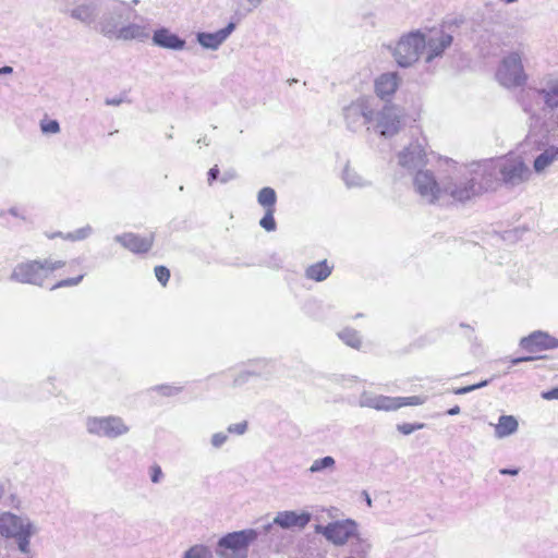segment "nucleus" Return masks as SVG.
I'll list each match as a JSON object with an SVG mask.
<instances>
[{"label":"nucleus","instance_id":"c85d7f7f","mask_svg":"<svg viewBox=\"0 0 558 558\" xmlns=\"http://www.w3.org/2000/svg\"><path fill=\"white\" fill-rule=\"evenodd\" d=\"M208 557H210V553H209L208 548L205 546H199V545L191 547L184 556V558H208Z\"/></svg>","mask_w":558,"mask_h":558},{"label":"nucleus","instance_id":"5701e85b","mask_svg":"<svg viewBox=\"0 0 558 558\" xmlns=\"http://www.w3.org/2000/svg\"><path fill=\"white\" fill-rule=\"evenodd\" d=\"M558 159V147H549L544 153H542L534 160V170L536 172L544 171L548 166H550L555 160Z\"/></svg>","mask_w":558,"mask_h":558},{"label":"nucleus","instance_id":"4be33fe9","mask_svg":"<svg viewBox=\"0 0 558 558\" xmlns=\"http://www.w3.org/2000/svg\"><path fill=\"white\" fill-rule=\"evenodd\" d=\"M102 32L105 33V35H107L110 38L122 39V40L135 39L143 35L142 28L140 26L133 25V24L124 26L117 32H111V31H106V29H102Z\"/></svg>","mask_w":558,"mask_h":558},{"label":"nucleus","instance_id":"aec40b11","mask_svg":"<svg viewBox=\"0 0 558 558\" xmlns=\"http://www.w3.org/2000/svg\"><path fill=\"white\" fill-rule=\"evenodd\" d=\"M332 268L333 266L329 265L325 259L308 266L305 270V276L310 280L319 282L330 276Z\"/></svg>","mask_w":558,"mask_h":558},{"label":"nucleus","instance_id":"0eeeda50","mask_svg":"<svg viewBox=\"0 0 558 558\" xmlns=\"http://www.w3.org/2000/svg\"><path fill=\"white\" fill-rule=\"evenodd\" d=\"M413 185L417 194L429 204H436L445 197V183L438 182L432 170H418L413 178Z\"/></svg>","mask_w":558,"mask_h":558},{"label":"nucleus","instance_id":"4468645a","mask_svg":"<svg viewBox=\"0 0 558 558\" xmlns=\"http://www.w3.org/2000/svg\"><path fill=\"white\" fill-rule=\"evenodd\" d=\"M399 162L403 167H418L427 163V153L418 145H410L399 155Z\"/></svg>","mask_w":558,"mask_h":558},{"label":"nucleus","instance_id":"dca6fc26","mask_svg":"<svg viewBox=\"0 0 558 558\" xmlns=\"http://www.w3.org/2000/svg\"><path fill=\"white\" fill-rule=\"evenodd\" d=\"M24 525L21 519L12 513L4 512L0 514V534L5 537H13L24 532Z\"/></svg>","mask_w":558,"mask_h":558},{"label":"nucleus","instance_id":"a211bd4d","mask_svg":"<svg viewBox=\"0 0 558 558\" xmlns=\"http://www.w3.org/2000/svg\"><path fill=\"white\" fill-rule=\"evenodd\" d=\"M233 29L234 24L229 23L225 28L219 29L215 33H201L198 35V41L202 46L206 48L216 49L227 39V37L232 33Z\"/></svg>","mask_w":558,"mask_h":558},{"label":"nucleus","instance_id":"49530a36","mask_svg":"<svg viewBox=\"0 0 558 558\" xmlns=\"http://www.w3.org/2000/svg\"><path fill=\"white\" fill-rule=\"evenodd\" d=\"M518 472L519 471L517 469H501L500 470L501 474H508V475H517Z\"/></svg>","mask_w":558,"mask_h":558},{"label":"nucleus","instance_id":"9b49d317","mask_svg":"<svg viewBox=\"0 0 558 558\" xmlns=\"http://www.w3.org/2000/svg\"><path fill=\"white\" fill-rule=\"evenodd\" d=\"M430 35L425 38V48L427 49V61L440 56L452 43V36L441 28L430 29Z\"/></svg>","mask_w":558,"mask_h":558},{"label":"nucleus","instance_id":"c9c22d12","mask_svg":"<svg viewBox=\"0 0 558 558\" xmlns=\"http://www.w3.org/2000/svg\"><path fill=\"white\" fill-rule=\"evenodd\" d=\"M92 232L90 227L78 229L72 233H68L63 238L71 241H80L86 239Z\"/></svg>","mask_w":558,"mask_h":558},{"label":"nucleus","instance_id":"20e7f679","mask_svg":"<svg viewBox=\"0 0 558 558\" xmlns=\"http://www.w3.org/2000/svg\"><path fill=\"white\" fill-rule=\"evenodd\" d=\"M256 537L254 530L229 533L219 541L217 554L220 558H246L248 545Z\"/></svg>","mask_w":558,"mask_h":558},{"label":"nucleus","instance_id":"e433bc0d","mask_svg":"<svg viewBox=\"0 0 558 558\" xmlns=\"http://www.w3.org/2000/svg\"><path fill=\"white\" fill-rule=\"evenodd\" d=\"M424 426L425 425L423 423H417V424L402 423L397 426V429L403 435H409V434L413 433L414 430L424 428Z\"/></svg>","mask_w":558,"mask_h":558},{"label":"nucleus","instance_id":"cd10ccee","mask_svg":"<svg viewBox=\"0 0 558 558\" xmlns=\"http://www.w3.org/2000/svg\"><path fill=\"white\" fill-rule=\"evenodd\" d=\"M399 409L403 407H416L422 405L426 401V397L423 396H411V397H398Z\"/></svg>","mask_w":558,"mask_h":558},{"label":"nucleus","instance_id":"09e8293b","mask_svg":"<svg viewBox=\"0 0 558 558\" xmlns=\"http://www.w3.org/2000/svg\"><path fill=\"white\" fill-rule=\"evenodd\" d=\"M13 69L11 66H3V68H0V75L1 74H10L12 73Z\"/></svg>","mask_w":558,"mask_h":558},{"label":"nucleus","instance_id":"f257e3e1","mask_svg":"<svg viewBox=\"0 0 558 558\" xmlns=\"http://www.w3.org/2000/svg\"><path fill=\"white\" fill-rule=\"evenodd\" d=\"M63 260H49V259H33L17 264L11 274V279L20 283H27L43 287L47 283L51 284V289H59L65 287L77 286L83 278L85 272L82 268L73 271V276L65 279L57 280V271L65 266Z\"/></svg>","mask_w":558,"mask_h":558},{"label":"nucleus","instance_id":"412c9836","mask_svg":"<svg viewBox=\"0 0 558 558\" xmlns=\"http://www.w3.org/2000/svg\"><path fill=\"white\" fill-rule=\"evenodd\" d=\"M538 94L543 97L545 105L550 108L558 107V76L550 77L547 81L545 88L538 90Z\"/></svg>","mask_w":558,"mask_h":558},{"label":"nucleus","instance_id":"b1692460","mask_svg":"<svg viewBox=\"0 0 558 558\" xmlns=\"http://www.w3.org/2000/svg\"><path fill=\"white\" fill-rule=\"evenodd\" d=\"M518 429V421L511 415H502L496 425L495 432L498 437H506Z\"/></svg>","mask_w":558,"mask_h":558},{"label":"nucleus","instance_id":"473e14b6","mask_svg":"<svg viewBox=\"0 0 558 558\" xmlns=\"http://www.w3.org/2000/svg\"><path fill=\"white\" fill-rule=\"evenodd\" d=\"M275 211L276 210H266L265 216L259 221V225L267 231H274L276 229Z\"/></svg>","mask_w":558,"mask_h":558},{"label":"nucleus","instance_id":"8fccbe9b","mask_svg":"<svg viewBox=\"0 0 558 558\" xmlns=\"http://www.w3.org/2000/svg\"><path fill=\"white\" fill-rule=\"evenodd\" d=\"M366 502H367V505H368V506H371V502H372V501H371V498H369V497H367Z\"/></svg>","mask_w":558,"mask_h":558},{"label":"nucleus","instance_id":"f3484780","mask_svg":"<svg viewBox=\"0 0 558 558\" xmlns=\"http://www.w3.org/2000/svg\"><path fill=\"white\" fill-rule=\"evenodd\" d=\"M310 514L306 512L296 513L294 511L279 512L274 522L281 527H304L310 522Z\"/></svg>","mask_w":558,"mask_h":558},{"label":"nucleus","instance_id":"a878e982","mask_svg":"<svg viewBox=\"0 0 558 558\" xmlns=\"http://www.w3.org/2000/svg\"><path fill=\"white\" fill-rule=\"evenodd\" d=\"M432 155L438 172L452 173L457 170L458 162L452 158L435 154Z\"/></svg>","mask_w":558,"mask_h":558},{"label":"nucleus","instance_id":"f704fd0d","mask_svg":"<svg viewBox=\"0 0 558 558\" xmlns=\"http://www.w3.org/2000/svg\"><path fill=\"white\" fill-rule=\"evenodd\" d=\"M333 464H335L333 458L325 457L323 459H318V460L314 461V463L312 464L310 470L312 472H318L326 468H331V466H333Z\"/></svg>","mask_w":558,"mask_h":558},{"label":"nucleus","instance_id":"7ed1b4c3","mask_svg":"<svg viewBox=\"0 0 558 558\" xmlns=\"http://www.w3.org/2000/svg\"><path fill=\"white\" fill-rule=\"evenodd\" d=\"M519 345L521 350L525 351L527 354L511 360V364L513 365L541 359V353L543 351L553 350L558 347V339L547 332L537 330L526 337H523L520 340Z\"/></svg>","mask_w":558,"mask_h":558},{"label":"nucleus","instance_id":"7c9ffc66","mask_svg":"<svg viewBox=\"0 0 558 558\" xmlns=\"http://www.w3.org/2000/svg\"><path fill=\"white\" fill-rule=\"evenodd\" d=\"M40 129L43 133L46 134H56L60 131V125L58 121L50 119H43L40 121Z\"/></svg>","mask_w":558,"mask_h":558},{"label":"nucleus","instance_id":"c756f323","mask_svg":"<svg viewBox=\"0 0 558 558\" xmlns=\"http://www.w3.org/2000/svg\"><path fill=\"white\" fill-rule=\"evenodd\" d=\"M341 338L345 343L351 345L352 348L359 349L362 344V340L355 331L345 330L341 335Z\"/></svg>","mask_w":558,"mask_h":558},{"label":"nucleus","instance_id":"bb28decb","mask_svg":"<svg viewBox=\"0 0 558 558\" xmlns=\"http://www.w3.org/2000/svg\"><path fill=\"white\" fill-rule=\"evenodd\" d=\"M375 408L384 411H396L399 409L398 397H379L376 400Z\"/></svg>","mask_w":558,"mask_h":558},{"label":"nucleus","instance_id":"9d476101","mask_svg":"<svg viewBox=\"0 0 558 558\" xmlns=\"http://www.w3.org/2000/svg\"><path fill=\"white\" fill-rule=\"evenodd\" d=\"M87 429L90 434L106 437H118L125 434L129 427L120 417H93L87 422Z\"/></svg>","mask_w":558,"mask_h":558},{"label":"nucleus","instance_id":"f03ea898","mask_svg":"<svg viewBox=\"0 0 558 558\" xmlns=\"http://www.w3.org/2000/svg\"><path fill=\"white\" fill-rule=\"evenodd\" d=\"M492 172L485 166H478L457 179L445 182V196L452 203H464L481 195L490 186Z\"/></svg>","mask_w":558,"mask_h":558},{"label":"nucleus","instance_id":"72a5a7b5","mask_svg":"<svg viewBox=\"0 0 558 558\" xmlns=\"http://www.w3.org/2000/svg\"><path fill=\"white\" fill-rule=\"evenodd\" d=\"M32 526L27 524V527L24 529V532L20 535H15L14 537L19 539V547L23 553H26L28 549V538L32 535Z\"/></svg>","mask_w":558,"mask_h":558},{"label":"nucleus","instance_id":"1a4fd4ad","mask_svg":"<svg viewBox=\"0 0 558 558\" xmlns=\"http://www.w3.org/2000/svg\"><path fill=\"white\" fill-rule=\"evenodd\" d=\"M316 531L332 544L341 546L356 535V524L352 520L336 521L326 526L318 525Z\"/></svg>","mask_w":558,"mask_h":558},{"label":"nucleus","instance_id":"2f4dec72","mask_svg":"<svg viewBox=\"0 0 558 558\" xmlns=\"http://www.w3.org/2000/svg\"><path fill=\"white\" fill-rule=\"evenodd\" d=\"M154 272L160 284L166 287L170 279V270L166 266L159 265L155 267Z\"/></svg>","mask_w":558,"mask_h":558},{"label":"nucleus","instance_id":"37998d69","mask_svg":"<svg viewBox=\"0 0 558 558\" xmlns=\"http://www.w3.org/2000/svg\"><path fill=\"white\" fill-rule=\"evenodd\" d=\"M151 472V481L154 483H158L160 478L162 477V472L159 465H153L150 469Z\"/></svg>","mask_w":558,"mask_h":558},{"label":"nucleus","instance_id":"ddd939ff","mask_svg":"<svg viewBox=\"0 0 558 558\" xmlns=\"http://www.w3.org/2000/svg\"><path fill=\"white\" fill-rule=\"evenodd\" d=\"M378 129L381 135L391 136L400 129V116L395 106H385L379 114Z\"/></svg>","mask_w":558,"mask_h":558},{"label":"nucleus","instance_id":"a18cd8bd","mask_svg":"<svg viewBox=\"0 0 558 558\" xmlns=\"http://www.w3.org/2000/svg\"><path fill=\"white\" fill-rule=\"evenodd\" d=\"M234 178H235V172H234L233 170H228V171H226V172L221 175L220 181H221V182H223V183H226V182H228V181H230V180H232V179H234Z\"/></svg>","mask_w":558,"mask_h":558},{"label":"nucleus","instance_id":"6e6552de","mask_svg":"<svg viewBox=\"0 0 558 558\" xmlns=\"http://www.w3.org/2000/svg\"><path fill=\"white\" fill-rule=\"evenodd\" d=\"M497 78L506 87L520 86L525 83L526 76L519 53H510L502 60Z\"/></svg>","mask_w":558,"mask_h":558},{"label":"nucleus","instance_id":"4c0bfd02","mask_svg":"<svg viewBox=\"0 0 558 558\" xmlns=\"http://www.w3.org/2000/svg\"><path fill=\"white\" fill-rule=\"evenodd\" d=\"M247 429V422L246 421H243V422H240V423H236V424H232L228 427V432L229 433H232V434H238V435H242L246 432Z\"/></svg>","mask_w":558,"mask_h":558},{"label":"nucleus","instance_id":"58836bf2","mask_svg":"<svg viewBox=\"0 0 558 558\" xmlns=\"http://www.w3.org/2000/svg\"><path fill=\"white\" fill-rule=\"evenodd\" d=\"M73 15L81 20H86L92 16V10L88 7H82L73 11Z\"/></svg>","mask_w":558,"mask_h":558},{"label":"nucleus","instance_id":"c03bdc74","mask_svg":"<svg viewBox=\"0 0 558 558\" xmlns=\"http://www.w3.org/2000/svg\"><path fill=\"white\" fill-rule=\"evenodd\" d=\"M542 397L546 400L558 399V388H553L542 393Z\"/></svg>","mask_w":558,"mask_h":558},{"label":"nucleus","instance_id":"2eb2a0df","mask_svg":"<svg viewBox=\"0 0 558 558\" xmlns=\"http://www.w3.org/2000/svg\"><path fill=\"white\" fill-rule=\"evenodd\" d=\"M399 77L396 73H384L375 81V93L381 98L391 97L398 89Z\"/></svg>","mask_w":558,"mask_h":558},{"label":"nucleus","instance_id":"6ab92c4d","mask_svg":"<svg viewBox=\"0 0 558 558\" xmlns=\"http://www.w3.org/2000/svg\"><path fill=\"white\" fill-rule=\"evenodd\" d=\"M153 41L159 47L174 50H180L185 45L183 39L179 38L175 34L171 33L167 28L157 29L154 33Z\"/></svg>","mask_w":558,"mask_h":558},{"label":"nucleus","instance_id":"ea45409f","mask_svg":"<svg viewBox=\"0 0 558 558\" xmlns=\"http://www.w3.org/2000/svg\"><path fill=\"white\" fill-rule=\"evenodd\" d=\"M486 385V381H483V383H480V384H475V385H471V386H465V387H461V388H458L454 390V393L456 395H464V393H468L470 391H473L477 388H481L483 386Z\"/></svg>","mask_w":558,"mask_h":558},{"label":"nucleus","instance_id":"79ce46f5","mask_svg":"<svg viewBox=\"0 0 558 558\" xmlns=\"http://www.w3.org/2000/svg\"><path fill=\"white\" fill-rule=\"evenodd\" d=\"M227 440V435L222 433L215 434L211 438V442L215 447L222 446Z\"/></svg>","mask_w":558,"mask_h":558},{"label":"nucleus","instance_id":"de8ad7c7","mask_svg":"<svg viewBox=\"0 0 558 558\" xmlns=\"http://www.w3.org/2000/svg\"><path fill=\"white\" fill-rule=\"evenodd\" d=\"M460 413V407L459 405H454L453 408L449 409L447 411V414L448 415H456V414H459Z\"/></svg>","mask_w":558,"mask_h":558},{"label":"nucleus","instance_id":"423d86ee","mask_svg":"<svg viewBox=\"0 0 558 558\" xmlns=\"http://www.w3.org/2000/svg\"><path fill=\"white\" fill-rule=\"evenodd\" d=\"M492 173L498 170L501 175V181L505 184L517 185L526 181L530 177V169L521 157L505 156L492 169L485 166Z\"/></svg>","mask_w":558,"mask_h":558},{"label":"nucleus","instance_id":"a19ab883","mask_svg":"<svg viewBox=\"0 0 558 558\" xmlns=\"http://www.w3.org/2000/svg\"><path fill=\"white\" fill-rule=\"evenodd\" d=\"M219 178V169L217 166L209 169L207 173V183L213 185L216 180Z\"/></svg>","mask_w":558,"mask_h":558},{"label":"nucleus","instance_id":"f8f14e48","mask_svg":"<svg viewBox=\"0 0 558 558\" xmlns=\"http://www.w3.org/2000/svg\"><path fill=\"white\" fill-rule=\"evenodd\" d=\"M117 241L126 250L134 254H146L154 245L155 236L149 234L142 236L132 232L123 233L117 236Z\"/></svg>","mask_w":558,"mask_h":558},{"label":"nucleus","instance_id":"39448f33","mask_svg":"<svg viewBox=\"0 0 558 558\" xmlns=\"http://www.w3.org/2000/svg\"><path fill=\"white\" fill-rule=\"evenodd\" d=\"M424 48L425 36L420 32H413L397 43L393 57L400 66H409L417 61Z\"/></svg>","mask_w":558,"mask_h":558},{"label":"nucleus","instance_id":"393cba45","mask_svg":"<svg viewBox=\"0 0 558 558\" xmlns=\"http://www.w3.org/2000/svg\"><path fill=\"white\" fill-rule=\"evenodd\" d=\"M258 203L266 209V210H276V202H277V195L274 189L271 187H263L258 192L257 196Z\"/></svg>","mask_w":558,"mask_h":558}]
</instances>
